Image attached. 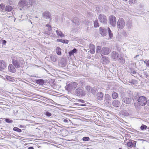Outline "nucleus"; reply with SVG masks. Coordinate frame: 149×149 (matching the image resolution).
Returning <instances> with one entry per match:
<instances>
[{
  "label": "nucleus",
  "instance_id": "nucleus-1",
  "mask_svg": "<svg viewBox=\"0 0 149 149\" xmlns=\"http://www.w3.org/2000/svg\"><path fill=\"white\" fill-rule=\"evenodd\" d=\"M24 61L23 58L18 56H14L12 59V63L16 68H21L23 67Z\"/></svg>",
  "mask_w": 149,
  "mask_h": 149
},
{
  "label": "nucleus",
  "instance_id": "nucleus-2",
  "mask_svg": "<svg viewBox=\"0 0 149 149\" xmlns=\"http://www.w3.org/2000/svg\"><path fill=\"white\" fill-rule=\"evenodd\" d=\"M31 0H20L18 3V5L22 8L26 7H29L31 5Z\"/></svg>",
  "mask_w": 149,
  "mask_h": 149
},
{
  "label": "nucleus",
  "instance_id": "nucleus-3",
  "mask_svg": "<svg viewBox=\"0 0 149 149\" xmlns=\"http://www.w3.org/2000/svg\"><path fill=\"white\" fill-rule=\"evenodd\" d=\"M125 25V21L123 18H120L117 22V27L119 29H123Z\"/></svg>",
  "mask_w": 149,
  "mask_h": 149
},
{
  "label": "nucleus",
  "instance_id": "nucleus-4",
  "mask_svg": "<svg viewBox=\"0 0 149 149\" xmlns=\"http://www.w3.org/2000/svg\"><path fill=\"white\" fill-rule=\"evenodd\" d=\"M147 99L144 96L140 97L138 99L139 104V105L142 106H144L147 103Z\"/></svg>",
  "mask_w": 149,
  "mask_h": 149
},
{
  "label": "nucleus",
  "instance_id": "nucleus-5",
  "mask_svg": "<svg viewBox=\"0 0 149 149\" xmlns=\"http://www.w3.org/2000/svg\"><path fill=\"white\" fill-rule=\"evenodd\" d=\"M75 93L77 95L80 97L84 96L86 94L84 89L80 88L76 89Z\"/></svg>",
  "mask_w": 149,
  "mask_h": 149
},
{
  "label": "nucleus",
  "instance_id": "nucleus-6",
  "mask_svg": "<svg viewBox=\"0 0 149 149\" xmlns=\"http://www.w3.org/2000/svg\"><path fill=\"white\" fill-rule=\"evenodd\" d=\"M99 21L104 24H106L107 22V19L106 16L103 14H100L98 17Z\"/></svg>",
  "mask_w": 149,
  "mask_h": 149
},
{
  "label": "nucleus",
  "instance_id": "nucleus-7",
  "mask_svg": "<svg viewBox=\"0 0 149 149\" xmlns=\"http://www.w3.org/2000/svg\"><path fill=\"white\" fill-rule=\"evenodd\" d=\"M109 22L110 24L114 27L116 25V18L113 15H111L109 17Z\"/></svg>",
  "mask_w": 149,
  "mask_h": 149
},
{
  "label": "nucleus",
  "instance_id": "nucleus-8",
  "mask_svg": "<svg viewBox=\"0 0 149 149\" xmlns=\"http://www.w3.org/2000/svg\"><path fill=\"white\" fill-rule=\"evenodd\" d=\"M120 56L118 52L113 51L111 54V58L113 60L116 61L118 59Z\"/></svg>",
  "mask_w": 149,
  "mask_h": 149
},
{
  "label": "nucleus",
  "instance_id": "nucleus-9",
  "mask_svg": "<svg viewBox=\"0 0 149 149\" xmlns=\"http://www.w3.org/2000/svg\"><path fill=\"white\" fill-rule=\"evenodd\" d=\"M110 49L108 47H103L101 50V54L105 55L108 54L111 52Z\"/></svg>",
  "mask_w": 149,
  "mask_h": 149
},
{
  "label": "nucleus",
  "instance_id": "nucleus-10",
  "mask_svg": "<svg viewBox=\"0 0 149 149\" xmlns=\"http://www.w3.org/2000/svg\"><path fill=\"white\" fill-rule=\"evenodd\" d=\"M77 84L76 82H73L68 84L67 86V89L71 90L75 88L77 86Z\"/></svg>",
  "mask_w": 149,
  "mask_h": 149
},
{
  "label": "nucleus",
  "instance_id": "nucleus-11",
  "mask_svg": "<svg viewBox=\"0 0 149 149\" xmlns=\"http://www.w3.org/2000/svg\"><path fill=\"white\" fill-rule=\"evenodd\" d=\"M85 88L88 92H91L93 94L95 93L96 91V88H92L89 86H86Z\"/></svg>",
  "mask_w": 149,
  "mask_h": 149
},
{
  "label": "nucleus",
  "instance_id": "nucleus-12",
  "mask_svg": "<svg viewBox=\"0 0 149 149\" xmlns=\"http://www.w3.org/2000/svg\"><path fill=\"white\" fill-rule=\"evenodd\" d=\"M6 66V64L5 61L3 60H0V70H4Z\"/></svg>",
  "mask_w": 149,
  "mask_h": 149
},
{
  "label": "nucleus",
  "instance_id": "nucleus-13",
  "mask_svg": "<svg viewBox=\"0 0 149 149\" xmlns=\"http://www.w3.org/2000/svg\"><path fill=\"white\" fill-rule=\"evenodd\" d=\"M101 62L104 64H106L109 63V61L108 57H103L101 59Z\"/></svg>",
  "mask_w": 149,
  "mask_h": 149
},
{
  "label": "nucleus",
  "instance_id": "nucleus-14",
  "mask_svg": "<svg viewBox=\"0 0 149 149\" xmlns=\"http://www.w3.org/2000/svg\"><path fill=\"white\" fill-rule=\"evenodd\" d=\"M136 142L135 141L132 140L131 141L128 142L127 143V146L132 148V147H134L135 146Z\"/></svg>",
  "mask_w": 149,
  "mask_h": 149
},
{
  "label": "nucleus",
  "instance_id": "nucleus-15",
  "mask_svg": "<svg viewBox=\"0 0 149 149\" xmlns=\"http://www.w3.org/2000/svg\"><path fill=\"white\" fill-rule=\"evenodd\" d=\"M90 48V53L92 54H93L95 52V47L94 45L90 44L89 45Z\"/></svg>",
  "mask_w": 149,
  "mask_h": 149
},
{
  "label": "nucleus",
  "instance_id": "nucleus-16",
  "mask_svg": "<svg viewBox=\"0 0 149 149\" xmlns=\"http://www.w3.org/2000/svg\"><path fill=\"white\" fill-rule=\"evenodd\" d=\"M1 9L2 10L3 12H4L5 10L6 12H8L12 10L13 8L10 6L7 5L6 6L5 9H3L2 6L1 7Z\"/></svg>",
  "mask_w": 149,
  "mask_h": 149
},
{
  "label": "nucleus",
  "instance_id": "nucleus-17",
  "mask_svg": "<svg viewBox=\"0 0 149 149\" xmlns=\"http://www.w3.org/2000/svg\"><path fill=\"white\" fill-rule=\"evenodd\" d=\"M104 94L101 92H98L97 94V98L99 100H102L103 98Z\"/></svg>",
  "mask_w": 149,
  "mask_h": 149
},
{
  "label": "nucleus",
  "instance_id": "nucleus-18",
  "mask_svg": "<svg viewBox=\"0 0 149 149\" xmlns=\"http://www.w3.org/2000/svg\"><path fill=\"white\" fill-rule=\"evenodd\" d=\"M14 66L12 64H10L8 66L9 70L11 72L14 73L16 72V69Z\"/></svg>",
  "mask_w": 149,
  "mask_h": 149
},
{
  "label": "nucleus",
  "instance_id": "nucleus-19",
  "mask_svg": "<svg viewBox=\"0 0 149 149\" xmlns=\"http://www.w3.org/2000/svg\"><path fill=\"white\" fill-rule=\"evenodd\" d=\"M42 16L47 19H49L50 17V14L49 12L46 11L42 13Z\"/></svg>",
  "mask_w": 149,
  "mask_h": 149
},
{
  "label": "nucleus",
  "instance_id": "nucleus-20",
  "mask_svg": "<svg viewBox=\"0 0 149 149\" xmlns=\"http://www.w3.org/2000/svg\"><path fill=\"white\" fill-rule=\"evenodd\" d=\"M100 34L102 36H105L106 35L107 33V30L102 27L100 28Z\"/></svg>",
  "mask_w": 149,
  "mask_h": 149
},
{
  "label": "nucleus",
  "instance_id": "nucleus-21",
  "mask_svg": "<svg viewBox=\"0 0 149 149\" xmlns=\"http://www.w3.org/2000/svg\"><path fill=\"white\" fill-rule=\"evenodd\" d=\"M122 100L124 103L129 104L131 103V99L130 98L125 97L122 99Z\"/></svg>",
  "mask_w": 149,
  "mask_h": 149
},
{
  "label": "nucleus",
  "instance_id": "nucleus-22",
  "mask_svg": "<svg viewBox=\"0 0 149 149\" xmlns=\"http://www.w3.org/2000/svg\"><path fill=\"white\" fill-rule=\"evenodd\" d=\"M112 104L113 106L115 107H118L120 106V103L119 101L117 100H115L113 101Z\"/></svg>",
  "mask_w": 149,
  "mask_h": 149
},
{
  "label": "nucleus",
  "instance_id": "nucleus-23",
  "mask_svg": "<svg viewBox=\"0 0 149 149\" xmlns=\"http://www.w3.org/2000/svg\"><path fill=\"white\" fill-rule=\"evenodd\" d=\"M121 113L124 116H127L129 114V111L128 109L121 111Z\"/></svg>",
  "mask_w": 149,
  "mask_h": 149
},
{
  "label": "nucleus",
  "instance_id": "nucleus-24",
  "mask_svg": "<svg viewBox=\"0 0 149 149\" xmlns=\"http://www.w3.org/2000/svg\"><path fill=\"white\" fill-rule=\"evenodd\" d=\"M36 82L37 84L40 85H42L44 84L45 82L44 80L42 79H38L36 80Z\"/></svg>",
  "mask_w": 149,
  "mask_h": 149
},
{
  "label": "nucleus",
  "instance_id": "nucleus-25",
  "mask_svg": "<svg viewBox=\"0 0 149 149\" xmlns=\"http://www.w3.org/2000/svg\"><path fill=\"white\" fill-rule=\"evenodd\" d=\"M72 22L75 25H78L79 22V19L76 17H74L72 19Z\"/></svg>",
  "mask_w": 149,
  "mask_h": 149
},
{
  "label": "nucleus",
  "instance_id": "nucleus-26",
  "mask_svg": "<svg viewBox=\"0 0 149 149\" xmlns=\"http://www.w3.org/2000/svg\"><path fill=\"white\" fill-rule=\"evenodd\" d=\"M56 33L57 35L60 36L61 37H64V35L60 31H59L58 30H56Z\"/></svg>",
  "mask_w": 149,
  "mask_h": 149
},
{
  "label": "nucleus",
  "instance_id": "nucleus-27",
  "mask_svg": "<svg viewBox=\"0 0 149 149\" xmlns=\"http://www.w3.org/2000/svg\"><path fill=\"white\" fill-rule=\"evenodd\" d=\"M6 79H7L9 81H15L14 79L13 78V77L8 76H6Z\"/></svg>",
  "mask_w": 149,
  "mask_h": 149
},
{
  "label": "nucleus",
  "instance_id": "nucleus-28",
  "mask_svg": "<svg viewBox=\"0 0 149 149\" xmlns=\"http://www.w3.org/2000/svg\"><path fill=\"white\" fill-rule=\"evenodd\" d=\"M57 41L59 42H61L62 43L68 44L69 41L67 40H63L62 39H58Z\"/></svg>",
  "mask_w": 149,
  "mask_h": 149
},
{
  "label": "nucleus",
  "instance_id": "nucleus-29",
  "mask_svg": "<svg viewBox=\"0 0 149 149\" xmlns=\"http://www.w3.org/2000/svg\"><path fill=\"white\" fill-rule=\"evenodd\" d=\"M126 26L129 29H130L132 27V22L130 21H128L126 23Z\"/></svg>",
  "mask_w": 149,
  "mask_h": 149
},
{
  "label": "nucleus",
  "instance_id": "nucleus-30",
  "mask_svg": "<svg viewBox=\"0 0 149 149\" xmlns=\"http://www.w3.org/2000/svg\"><path fill=\"white\" fill-rule=\"evenodd\" d=\"M61 48L59 47H57L56 49L57 54L59 55H61Z\"/></svg>",
  "mask_w": 149,
  "mask_h": 149
},
{
  "label": "nucleus",
  "instance_id": "nucleus-31",
  "mask_svg": "<svg viewBox=\"0 0 149 149\" xmlns=\"http://www.w3.org/2000/svg\"><path fill=\"white\" fill-rule=\"evenodd\" d=\"M104 101L110 100L111 98L110 96L108 94H106L104 97Z\"/></svg>",
  "mask_w": 149,
  "mask_h": 149
},
{
  "label": "nucleus",
  "instance_id": "nucleus-32",
  "mask_svg": "<svg viewBox=\"0 0 149 149\" xmlns=\"http://www.w3.org/2000/svg\"><path fill=\"white\" fill-rule=\"evenodd\" d=\"M77 51V50L76 49L74 48L72 50L70 51L69 52V54L70 56H71L73 55Z\"/></svg>",
  "mask_w": 149,
  "mask_h": 149
},
{
  "label": "nucleus",
  "instance_id": "nucleus-33",
  "mask_svg": "<svg viewBox=\"0 0 149 149\" xmlns=\"http://www.w3.org/2000/svg\"><path fill=\"white\" fill-rule=\"evenodd\" d=\"M46 27L47 28H46V29H47L48 30V32L46 33L48 34V31H50L51 30H52V27L51 26H50L49 25L47 24L46 25Z\"/></svg>",
  "mask_w": 149,
  "mask_h": 149
},
{
  "label": "nucleus",
  "instance_id": "nucleus-34",
  "mask_svg": "<svg viewBox=\"0 0 149 149\" xmlns=\"http://www.w3.org/2000/svg\"><path fill=\"white\" fill-rule=\"evenodd\" d=\"M118 60L121 63L124 62L125 61L124 58L123 57H121L120 56L118 58Z\"/></svg>",
  "mask_w": 149,
  "mask_h": 149
},
{
  "label": "nucleus",
  "instance_id": "nucleus-35",
  "mask_svg": "<svg viewBox=\"0 0 149 149\" xmlns=\"http://www.w3.org/2000/svg\"><path fill=\"white\" fill-rule=\"evenodd\" d=\"M118 96V94L116 92H114L112 94V97L113 99L116 98Z\"/></svg>",
  "mask_w": 149,
  "mask_h": 149
},
{
  "label": "nucleus",
  "instance_id": "nucleus-36",
  "mask_svg": "<svg viewBox=\"0 0 149 149\" xmlns=\"http://www.w3.org/2000/svg\"><path fill=\"white\" fill-rule=\"evenodd\" d=\"M108 32L109 35V37L110 38H112V37L113 36V34L112 33L111 31V30L109 28H108Z\"/></svg>",
  "mask_w": 149,
  "mask_h": 149
},
{
  "label": "nucleus",
  "instance_id": "nucleus-37",
  "mask_svg": "<svg viewBox=\"0 0 149 149\" xmlns=\"http://www.w3.org/2000/svg\"><path fill=\"white\" fill-rule=\"evenodd\" d=\"M61 121L65 123H68L69 122H70L71 121L69 119H65L63 118L61 119Z\"/></svg>",
  "mask_w": 149,
  "mask_h": 149
},
{
  "label": "nucleus",
  "instance_id": "nucleus-38",
  "mask_svg": "<svg viewBox=\"0 0 149 149\" xmlns=\"http://www.w3.org/2000/svg\"><path fill=\"white\" fill-rule=\"evenodd\" d=\"M50 58L53 62H55L56 61V56L52 55L51 56Z\"/></svg>",
  "mask_w": 149,
  "mask_h": 149
},
{
  "label": "nucleus",
  "instance_id": "nucleus-39",
  "mask_svg": "<svg viewBox=\"0 0 149 149\" xmlns=\"http://www.w3.org/2000/svg\"><path fill=\"white\" fill-rule=\"evenodd\" d=\"M147 128V126L146 125L142 124L140 127V129L142 130H144Z\"/></svg>",
  "mask_w": 149,
  "mask_h": 149
},
{
  "label": "nucleus",
  "instance_id": "nucleus-40",
  "mask_svg": "<svg viewBox=\"0 0 149 149\" xmlns=\"http://www.w3.org/2000/svg\"><path fill=\"white\" fill-rule=\"evenodd\" d=\"M13 130L14 131L17 132L19 133L21 132L22 131L21 129H19L17 127H14Z\"/></svg>",
  "mask_w": 149,
  "mask_h": 149
},
{
  "label": "nucleus",
  "instance_id": "nucleus-41",
  "mask_svg": "<svg viewBox=\"0 0 149 149\" xmlns=\"http://www.w3.org/2000/svg\"><path fill=\"white\" fill-rule=\"evenodd\" d=\"M111 100H106L104 101L105 104L108 106H110L111 105Z\"/></svg>",
  "mask_w": 149,
  "mask_h": 149
},
{
  "label": "nucleus",
  "instance_id": "nucleus-42",
  "mask_svg": "<svg viewBox=\"0 0 149 149\" xmlns=\"http://www.w3.org/2000/svg\"><path fill=\"white\" fill-rule=\"evenodd\" d=\"M128 2L130 4H135L137 2V0H129Z\"/></svg>",
  "mask_w": 149,
  "mask_h": 149
},
{
  "label": "nucleus",
  "instance_id": "nucleus-43",
  "mask_svg": "<svg viewBox=\"0 0 149 149\" xmlns=\"http://www.w3.org/2000/svg\"><path fill=\"white\" fill-rule=\"evenodd\" d=\"M101 47L100 46H98L97 47L96 49V52L97 53H101Z\"/></svg>",
  "mask_w": 149,
  "mask_h": 149
},
{
  "label": "nucleus",
  "instance_id": "nucleus-44",
  "mask_svg": "<svg viewBox=\"0 0 149 149\" xmlns=\"http://www.w3.org/2000/svg\"><path fill=\"white\" fill-rule=\"evenodd\" d=\"M94 26L95 27H97L99 26V24L98 23L97 20V19L95 20L94 21Z\"/></svg>",
  "mask_w": 149,
  "mask_h": 149
},
{
  "label": "nucleus",
  "instance_id": "nucleus-45",
  "mask_svg": "<svg viewBox=\"0 0 149 149\" xmlns=\"http://www.w3.org/2000/svg\"><path fill=\"white\" fill-rule=\"evenodd\" d=\"M89 139L90 138L88 137H84L82 138L83 141H88Z\"/></svg>",
  "mask_w": 149,
  "mask_h": 149
},
{
  "label": "nucleus",
  "instance_id": "nucleus-46",
  "mask_svg": "<svg viewBox=\"0 0 149 149\" xmlns=\"http://www.w3.org/2000/svg\"><path fill=\"white\" fill-rule=\"evenodd\" d=\"M5 121L6 123H11L13 122V121L12 120L8 118H6Z\"/></svg>",
  "mask_w": 149,
  "mask_h": 149
},
{
  "label": "nucleus",
  "instance_id": "nucleus-47",
  "mask_svg": "<svg viewBox=\"0 0 149 149\" xmlns=\"http://www.w3.org/2000/svg\"><path fill=\"white\" fill-rule=\"evenodd\" d=\"M144 6V5L143 3H140L139 4V7L142 10L143 9Z\"/></svg>",
  "mask_w": 149,
  "mask_h": 149
},
{
  "label": "nucleus",
  "instance_id": "nucleus-48",
  "mask_svg": "<svg viewBox=\"0 0 149 149\" xmlns=\"http://www.w3.org/2000/svg\"><path fill=\"white\" fill-rule=\"evenodd\" d=\"M45 114L46 116L48 117L51 116H52V114L47 111L46 112Z\"/></svg>",
  "mask_w": 149,
  "mask_h": 149
},
{
  "label": "nucleus",
  "instance_id": "nucleus-49",
  "mask_svg": "<svg viewBox=\"0 0 149 149\" xmlns=\"http://www.w3.org/2000/svg\"><path fill=\"white\" fill-rule=\"evenodd\" d=\"M1 42L3 45H5L7 42L6 40H1Z\"/></svg>",
  "mask_w": 149,
  "mask_h": 149
},
{
  "label": "nucleus",
  "instance_id": "nucleus-50",
  "mask_svg": "<svg viewBox=\"0 0 149 149\" xmlns=\"http://www.w3.org/2000/svg\"><path fill=\"white\" fill-rule=\"evenodd\" d=\"M144 63L146 64L147 66L149 67V60L148 61H147L146 60H145V61H144Z\"/></svg>",
  "mask_w": 149,
  "mask_h": 149
},
{
  "label": "nucleus",
  "instance_id": "nucleus-51",
  "mask_svg": "<svg viewBox=\"0 0 149 149\" xmlns=\"http://www.w3.org/2000/svg\"><path fill=\"white\" fill-rule=\"evenodd\" d=\"M131 73L133 74H135L136 73V71L133 69H131Z\"/></svg>",
  "mask_w": 149,
  "mask_h": 149
},
{
  "label": "nucleus",
  "instance_id": "nucleus-52",
  "mask_svg": "<svg viewBox=\"0 0 149 149\" xmlns=\"http://www.w3.org/2000/svg\"><path fill=\"white\" fill-rule=\"evenodd\" d=\"M79 101L82 103H84V100H79Z\"/></svg>",
  "mask_w": 149,
  "mask_h": 149
},
{
  "label": "nucleus",
  "instance_id": "nucleus-53",
  "mask_svg": "<svg viewBox=\"0 0 149 149\" xmlns=\"http://www.w3.org/2000/svg\"><path fill=\"white\" fill-rule=\"evenodd\" d=\"M4 12H3V11L2 12L1 11V9H0V14H1V15H3V13Z\"/></svg>",
  "mask_w": 149,
  "mask_h": 149
},
{
  "label": "nucleus",
  "instance_id": "nucleus-54",
  "mask_svg": "<svg viewBox=\"0 0 149 149\" xmlns=\"http://www.w3.org/2000/svg\"><path fill=\"white\" fill-rule=\"evenodd\" d=\"M147 105L149 106V100H147Z\"/></svg>",
  "mask_w": 149,
  "mask_h": 149
},
{
  "label": "nucleus",
  "instance_id": "nucleus-55",
  "mask_svg": "<svg viewBox=\"0 0 149 149\" xmlns=\"http://www.w3.org/2000/svg\"><path fill=\"white\" fill-rule=\"evenodd\" d=\"M28 149H34V148L32 147H30L28 148Z\"/></svg>",
  "mask_w": 149,
  "mask_h": 149
},
{
  "label": "nucleus",
  "instance_id": "nucleus-56",
  "mask_svg": "<svg viewBox=\"0 0 149 149\" xmlns=\"http://www.w3.org/2000/svg\"><path fill=\"white\" fill-rule=\"evenodd\" d=\"M10 16H7V15H6V16H5V18H9L10 17Z\"/></svg>",
  "mask_w": 149,
  "mask_h": 149
},
{
  "label": "nucleus",
  "instance_id": "nucleus-57",
  "mask_svg": "<svg viewBox=\"0 0 149 149\" xmlns=\"http://www.w3.org/2000/svg\"><path fill=\"white\" fill-rule=\"evenodd\" d=\"M9 4H12V1H11L10 0H9Z\"/></svg>",
  "mask_w": 149,
  "mask_h": 149
},
{
  "label": "nucleus",
  "instance_id": "nucleus-58",
  "mask_svg": "<svg viewBox=\"0 0 149 149\" xmlns=\"http://www.w3.org/2000/svg\"><path fill=\"white\" fill-rule=\"evenodd\" d=\"M130 83H131V84H134V83L132 81H130V80L129 81V82Z\"/></svg>",
  "mask_w": 149,
  "mask_h": 149
},
{
  "label": "nucleus",
  "instance_id": "nucleus-59",
  "mask_svg": "<svg viewBox=\"0 0 149 149\" xmlns=\"http://www.w3.org/2000/svg\"><path fill=\"white\" fill-rule=\"evenodd\" d=\"M88 24H89V22H86V25H87Z\"/></svg>",
  "mask_w": 149,
  "mask_h": 149
},
{
  "label": "nucleus",
  "instance_id": "nucleus-60",
  "mask_svg": "<svg viewBox=\"0 0 149 149\" xmlns=\"http://www.w3.org/2000/svg\"><path fill=\"white\" fill-rule=\"evenodd\" d=\"M22 126L21 125H20V127L21 128H22Z\"/></svg>",
  "mask_w": 149,
  "mask_h": 149
},
{
  "label": "nucleus",
  "instance_id": "nucleus-61",
  "mask_svg": "<svg viewBox=\"0 0 149 149\" xmlns=\"http://www.w3.org/2000/svg\"><path fill=\"white\" fill-rule=\"evenodd\" d=\"M139 56V55H137L136 56V57H137L138 56Z\"/></svg>",
  "mask_w": 149,
  "mask_h": 149
},
{
  "label": "nucleus",
  "instance_id": "nucleus-62",
  "mask_svg": "<svg viewBox=\"0 0 149 149\" xmlns=\"http://www.w3.org/2000/svg\"><path fill=\"white\" fill-rule=\"evenodd\" d=\"M124 0V1H127V0Z\"/></svg>",
  "mask_w": 149,
  "mask_h": 149
},
{
  "label": "nucleus",
  "instance_id": "nucleus-63",
  "mask_svg": "<svg viewBox=\"0 0 149 149\" xmlns=\"http://www.w3.org/2000/svg\"><path fill=\"white\" fill-rule=\"evenodd\" d=\"M15 19L14 21H15Z\"/></svg>",
  "mask_w": 149,
  "mask_h": 149
},
{
  "label": "nucleus",
  "instance_id": "nucleus-64",
  "mask_svg": "<svg viewBox=\"0 0 149 149\" xmlns=\"http://www.w3.org/2000/svg\"><path fill=\"white\" fill-rule=\"evenodd\" d=\"M119 149H121L120 148Z\"/></svg>",
  "mask_w": 149,
  "mask_h": 149
}]
</instances>
